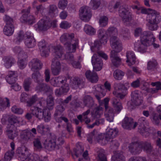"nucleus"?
Wrapping results in <instances>:
<instances>
[{"instance_id": "nucleus-1", "label": "nucleus", "mask_w": 161, "mask_h": 161, "mask_svg": "<svg viewBox=\"0 0 161 161\" xmlns=\"http://www.w3.org/2000/svg\"><path fill=\"white\" fill-rule=\"evenodd\" d=\"M153 33L149 31H145L141 34V44L137 47V51L142 53H144L146 51V48L148 46L151 45L153 41L152 40L153 38Z\"/></svg>"}, {"instance_id": "nucleus-2", "label": "nucleus", "mask_w": 161, "mask_h": 161, "mask_svg": "<svg viewBox=\"0 0 161 161\" xmlns=\"http://www.w3.org/2000/svg\"><path fill=\"white\" fill-rule=\"evenodd\" d=\"M30 112L32 115L39 120L44 119L46 122H48L51 119V114L47 109L42 110L37 107H32L31 108Z\"/></svg>"}, {"instance_id": "nucleus-3", "label": "nucleus", "mask_w": 161, "mask_h": 161, "mask_svg": "<svg viewBox=\"0 0 161 161\" xmlns=\"http://www.w3.org/2000/svg\"><path fill=\"white\" fill-rule=\"evenodd\" d=\"M64 142V141L62 137H59L57 140L56 136L53 135L49 141L46 147L50 151L58 149Z\"/></svg>"}, {"instance_id": "nucleus-4", "label": "nucleus", "mask_w": 161, "mask_h": 161, "mask_svg": "<svg viewBox=\"0 0 161 161\" xmlns=\"http://www.w3.org/2000/svg\"><path fill=\"white\" fill-rule=\"evenodd\" d=\"M4 20L6 23L3 28L4 33L7 36H10L13 34L14 31L13 19L9 16L6 15Z\"/></svg>"}, {"instance_id": "nucleus-5", "label": "nucleus", "mask_w": 161, "mask_h": 161, "mask_svg": "<svg viewBox=\"0 0 161 161\" xmlns=\"http://www.w3.org/2000/svg\"><path fill=\"white\" fill-rule=\"evenodd\" d=\"M31 8V7H29L27 9L22 10L21 12L24 14L21 17V19L24 22L32 25L36 22V18L33 15L30 14Z\"/></svg>"}, {"instance_id": "nucleus-6", "label": "nucleus", "mask_w": 161, "mask_h": 161, "mask_svg": "<svg viewBox=\"0 0 161 161\" xmlns=\"http://www.w3.org/2000/svg\"><path fill=\"white\" fill-rule=\"evenodd\" d=\"M119 13L123 23H125L129 22L132 20V15L128 9L123 6L120 7Z\"/></svg>"}, {"instance_id": "nucleus-7", "label": "nucleus", "mask_w": 161, "mask_h": 161, "mask_svg": "<svg viewBox=\"0 0 161 161\" xmlns=\"http://www.w3.org/2000/svg\"><path fill=\"white\" fill-rule=\"evenodd\" d=\"M80 19L85 22H88L91 18V8L87 6H83L79 11Z\"/></svg>"}, {"instance_id": "nucleus-8", "label": "nucleus", "mask_w": 161, "mask_h": 161, "mask_svg": "<svg viewBox=\"0 0 161 161\" xmlns=\"http://www.w3.org/2000/svg\"><path fill=\"white\" fill-rule=\"evenodd\" d=\"M16 153L19 159L22 161H24L25 160H27L30 155L29 149L25 146L18 147L17 149Z\"/></svg>"}, {"instance_id": "nucleus-9", "label": "nucleus", "mask_w": 161, "mask_h": 161, "mask_svg": "<svg viewBox=\"0 0 161 161\" xmlns=\"http://www.w3.org/2000/svg\"><path fill=\"white\" fill-rule=\"evenodd\" d=\"M36 25L39 30L46 31L52 26V23L49 18H44L40 19Z\"/></svg>"}, {"instance_id": "nucleus-10", "label": "nucleus", "mask_w": 161, "mask_h": 161, "mask_svg": "<svg viewBox=\"0 0 161 161\" xmlns=\"http://www.w3.org/2000/svg\"><path fill=\"white\" fill-rule=\"evenodd\" d=\"M91 62L93 67V70L96 71L100 70L102 68L103 63L101 59L98 57L97 54H94L92 58Z\"/></svg>"}, {"instance_id": "nucleus-11", "label": "nucleus", "mask_w": 161, "mask_h": 161, "mask_svg": "<svg viewBox=\"0 0 161 161\" xmlns=\"http://www.w3.org/2000/svg\"><path fill=\"white\" fill-rule=\"evenodd\" d=\"M137 125V122L134 123L133 119L130 118L125 117L122 122V126L126 130H131L135 128Z\"/></svg>"}, {"instance_id": "nucleus-12", "label": "nucleus", "mask_w": 161, "mask_h": 161, "mask_svg": "<svg viewBox=\"0 0 161 161\" xmlns=\"http://www.w3.org/2000/svg\"><path fill=\"white\" fill-rule=\"evenodd\" d=\"M38 45L41 52V55L45 57L48 56L50 52L51 45L46 46V43L44 40L40 41L38 42Z\"/></svg>"}, {"instance_id": "nucleus-13", "label": "nucleus", "mask_w": 161, "mask_h": 161, "mask_svg": "<svg viewBox=\"0 0 161 161\" xmlns=\"http://www.w3.org/2000/svg\"><path fill=\"white\" fill-rule=\"evenodd\" d=\"M103 108L100 106H99L95 108L93 112L91 113L92 116L94 119H96L95 121L91 125V128L95 126L99 125L97 119L100 117L101 114L103 112Z\"/></svg>"}, {"instance_id": "nucleus-14", "label": "nucleus", "mask_w": 161, "mask_h": 161, "mask_svg": "<svg viewBox=\"0 0 161 161\" xmlns=\"http://www.w3.org/2000/svg\"><path fill=\"white\" fill-rule=\"evenodd\" d=\"M110 40L112 47L116 51L117 53L119 52L122 50L121 42L116 36H112Z\"/></svg>"}, {"instance_id": "nucleus-15", "label": "nucleus", "mask_w": 161, "mask_h": 161, "mask_svg": "<svg viewBox=\"0 0 161 161\" xmlns=\"http://www.w3.org/2000/svg\"><path fill=\"white\" fill-rule=\"evenodd\" d=\"M6 133L8 138L12 140L18 135L17 127L15 125H7Z\"/></svg>"}, {"instance_id": "nucleus-16", "label": "nucleus", "mask_w": 161, "mask_h": 161, "mask_svg": "<svg viewBox=\"0 0 161 161\" xmlns=\"http://www.w3.org/2000/svg\"><path fill=\"white\" fill-rule=\"evenodd\" d=\"M128 148L130 152L133 155L139 154L142 151L140 142L136 141L132 142Z\"/></svg>"}, {"instance_id": "nucleus-17", "label": "nucleus", "mask_w": 161, "mask_h": 161, "mask_svg": "<svg viewBox=\"0 0 161 161\" xmlns=\"http://www.w3.org/2000/svg\"><path fill=\"white\" fill-rule=\"evenodd\" d=\"M67 78L64 76H59L52 78L50 81L51 85L55 87H59L66 82Z\"/></svg>"}, {"instance_id": "nucleus-18", "label": "nucleus", "mask_w": 161, "mask_h": 161, "mask_svg": "<svg viewBox=\"0 0 161 161\" xmlns=\"http://www.w3.org/2000/svg\"><path fill=\"white\" fill-rule=\"evenodd\" d=\"M131 101L133 104L138 106L142 102V97L139 91H135L131 94Z\"/></svg>"}, {"instance_id": "nucleus-19", "label": "nucleus", "mask_w": 161, "mask_h": 161, "mask_svg": "<svg viewBox=\"0 0 161 161\" xmlns=\"http://www.w3.org/2000/svg\"><path fill=\"white\" fill-rule=\"evenodd\" d=\"M27 37L25 40V43L26 46L28 48H32L36 45L35 39L32 35L31 33L29 32H26Z\"/></svg>"}, {"instance_id": "nucleus-20", "label": "nucleus", "mask_w": 161, "mask_h": 161, "mask_svg": "<svg viewBox=\"0 0 161 161\" xmlns=\"http://www.w3.org/2000/svg\"><path fill=\"white\" fill-rule=\"evenodd\" d=\"M74 34L73 33L69 34L64 33L60 37V41L65 46L69 42L73 43L74 41Z\"/></svg>"}, {"instance_id": "nucleus-21", "label": "nucleus", "mask_w": 161, "mask_h": 161, "mask_svg": "<svg viewBox=\"0 0 161 161\" xmlns=\"http://www.w3.org/2000/svg\"><path fill=\"white\" fill-rule=\"evenodd\" d=\"M50 49L54 53L55 56L56 58H61L62 59L64 54V49L63 47L60 45L51 46Z\"/></svg>"}, {"instance_id": "nucleus-22", "label": "nucleus", "mask_w": 161, "mask_h": 161, "mask_svg": "<svg viewBox=\"0 0 161 161\" xmlns=\"http://www.w3.org/2000/svg\"><path fill=\"white\" fill-rule=\"evenodd\" d=\"M29 66L32 71L41 69L42 67V64L39 59L35 58L29 62Z\"/></svg>"}, {"instance_id": "nucleus-23", "label": "nucleus", "mask_w": 161, "mask_h": 161, "mask_svg": "<svg viewBox=\"0 0 161 161\" xmlns=\"http://www.w3.org/2000/svg\"><path fill=\"white\" fill-rule=\"evenodd\" d=\"M71 85L74 88H83L84 84L83 80L78 77H74L71 80Z\"/></svg>"}, {"instance_id": "nucleus-24", "label": "nucleus", "mask_w": 161, "mask_h": 161, "mask_svg": "<svg viewBox=\"0 0 161 161\" xmlns=\"http://www.w3.org/2000/svg\"><path fill=\"white\" fill-rule=\"evenodd\" d=\"M112 104L114 112L115 114H119L123 109L122 103L120 102L119 99L117 97L113 98Z\"/></svg>"}, {"instance_id": "nucleus-25", "label": "nucleus", "mask_w": 161, "mask_h": 161, "mask_svg": "<svg viewBox=\"0 0 161 161\" xmlns=\"http://www.w3.org/2000/svg\"><path fill=\"white\" fill-rule=\"evenodd\" d=\"M18 75L16 71H9L6 77L7 82L10 84L14 83L17 79Z\"/></svg>"}, {"instance_id": "nucleus-26", "label": "nucleus", "mask_w": 161, "mask_h": 161, "mask_svg": "<svg viewBox=\"0 0 161 161\" xmlns=\"http://www.w3.org/2000/svg\"><path fill=\"white\" fill-rule=\"evenodd\" d=\"M149 18L148 20L150 22L157 24L159 23L161 20V16L160 15V13L154 10L150 15Z\"/></svg>"}, {"instance_id": "nucleus-27", "label": "nucleus", "mask_w": 161, "mask_h": 161, "mask_svg": "<svg viewBox=\"0 0 161 161\" xmlns=\"http://www.w3.org/2000/svg\"><path fill=\"white\" fill-rule=\"evenodd\" d=\"M78 45V40L77 39H75L73 43L69 42L65 45V47L69 53L75 52L77 47Z\"/></svg>"}, {"instance_id": "nucleus-28", "label": "nucleus", "mask_w": 161, "mask_h": 161, "mask_svg": "<svg viewBox=\"0 0 161 161\" xmlns=\"http://www.w3.org/2000/svg\"><path fill=\"white\" fill-rule=\"evenodd\" d=\"M127 60L126 62L129 66L134 64L136 62V57L135 54L132 51H129L126 53Z\"/></svg>"}, {"instance_id": "nucleus-29", "label": "nucleus", "mask_w": 161, "mask_h": 161, "mask_svg": "<svg viewBox=\"0 0 161 161\" xmlns=\"http://www.w3.org/2000/svg\"><path fill=\"white\" fill-rule=\"evenodd\" d=\"M36 89L40 92H43L44 93L50 92H52V89L50 86L46 83H39L36 88Z\"/></svg>"}, {"instance_id": "nucleus-30", "label": "nucleus", "mask_w": 161, "mask_h": 161, "mask_svg": "<svg viewBox=\"0 0 161 161\" xmlns=\"http://www.w3.org/2000/svg\"><path fill=\"white\" fill-rule=\"evenodd\" d=\"M146 118L144 117L140 118L138 121L137 125L138 126V131L142 135L146 132V128L145 127L144 123H145Z\"/></svg>"}, {"instance_id": "nucleus-31", "label": "nucleus", "mask_w": 161, "mask_h": 161, "mask_svg": "<svg viewBox=\"0 0 161 161\" xmlns=\"http://www.w3.org/2000/svg\"><path fill=\"white\" fill-rule=\"evenodd\" d=\"M141 150L142 149L146 153L149 154L153 153V147L150 142H140Z\"/></svg>"}, {"instance_id": "nucleus-32", "label": "nucleus", "mask_w": 161, "mask_h": 161, "mask_svg": "<svg viewBox=\"0 0 161 161\" xmlns=\"http://www.w3.org/2000/svg\"><path fill=\"white\" fill-rule=\"evenodd\" d=\"M98 37L100 38V42L101 43L105 44L107 43L108 40V35L103 30H99Z\"/></svg>"}, {"instance_id": "nucleus-33", "label": "nucleus", "mask_w": 161, "mask_h": 161, "mask_svg": "<svg viewBox=\"0 0 161 161\" xmlns=\"http://www.w3.org/2000/svg\"><path fill=\"white\" fill-rule=\"evenodd\" d=\"M112 159L113 161H125V158L122 152H115L112 157Z\"/></svg>"}, {"instance_id": "nucleus-34", "label": "nucleus", "mask_w": 161, "mask_h": 161, "mask_svg": "<svg viewBox=\"0 0 161 161\" xmlns=\"http://www.w3.org/2000/svg\"><path fill=\"white\" fill-rule=\"evenodd\" d=\"M115 114L114 112L113 108H110L108 110L106 111L105 113V117L106 119L110 122L113 121L114 117V114Z\"/></svg>"}, {"instance_id": "nucleus-35", "label": "nucleus", "mask_w": 161, "mask_h": 161, "mask_svg": "<svg viewBox=\"0 0 161 161\" xmlns=\"http://www.w3.org/2000/svg\"><path fill=\"white\" fill-rule=\"evenodd\" d=\"M21 135L22 137L27 141H32L35 138L34 135L30 131L25 130Z\"/></svg>"}, {"instance_id": "nucleus-36", "label": "nucleus", "mask_w": 161, "mask_h": 161, "mask_svg": "<svg viewBox=\"0 0 161 161\" xmlns=\"http://www.w3.org/2000/svg\"><path fill=\"white\" fill-rule=\"evenodd\" d=\"M21 119L14 115H12L9 117L8 118V121L9 122L8 125H14V124L20 125Z\"/></svg>"}, {"instance_id": "nucleus-37", "label": "nucleus", "mask_w": 161, "mask_h": 161, "mask_svg": "<svg viewBox=\"0 0 161 161\" xmlns=\"http://www.w3.org/2000/svg\"><path fill=\"white\" fill-rule=\"evenodd\" d=\"M58 10L57 6L55 5H50L49 7L48 14L52 17H54L57 14Z\"/></svg>"}, {"instance_id": "nucleus-38", "label": "nucleus", "mask_w": 161, "mask_h": 161, "mask_svg": "<svg viewBox=\"0 0 161 161\" xmlns=\"http://www.w3.org/2000/svg\"><path fill=\"white\" fill-rule=\"evenodd\" d=\"M27 37L26 32L25 34L23 31H21L18 34V36L14 40V41L17 44H19L24 39H25Z\"/></svg>"}, {"instance_id": "nucleus-39", "label": "nucleus", "mask_w": 161, "mask_h": 161, "mask_svg": "<svg viewBox=\"0 0 161 161\" xmlns=\"http://www.w3.org/2000/svg\"><path fill=\"white\" fill-rule=\"evenodd\" d=\"M10 106V103L9 99L6 98L3 99L0 98V111L3 110L6 107Z\"/></svg>"}, {"instance_id": "nucleus-40", "label": "nucleus", "mask_w": 161, "mask_h": 161, "mask_svg": "<svg viewBox=\"0 0 161 161\" xmlns=\"http://www.w3.org/2000/svg\"><path fill=\"white\" fill-rule=\"evenodd\" d=\"M151 85L153 86H156L155 88H151L149 89V92L152 93H157L159 90H161V83L160 82H152Z\"/></svg>"}, {"instance_id": "nucleus-41", "label": "nucleus", "mask_w": 161, "mask_h": 161, "mask_svg": "<svg viewBox=\"0 0 161 161\" xmlns=\"http://www.w3.org/2000/svg\"><path fill=\"white\" fill-rule=\"evenodd\" d=\"M5 63L4 66L7 68H10L15 63V61L12 58L7 57L3 58Z\"/></svg>"}, {"instance_id": "nucleus-42", "label": "nucleus", "mask_w": 161, "mask_h": 161, "mask_svg": "<svg viewBox=\"0 0 161 161\" xmlns=\"http://www.w3.org/2000/svg\"><path fill=\"white\" fill-rule=\"evenodd\" d=\"M90 110L88 109L86 111L83 113V121H84L85 123L87 125V127L88 128H91V125L89 124L91 120L90 118H88L87 116L90 113Z\"/></svg>"}, {"instance_id": "nucleus-43", "label": "nucleus", "mask_w": 161, "mask_h": 161, "mask_svg": "<svg viewBox=\"0 0 161 161\" xmlns=\"http://www.w3.org/2000/svg\"><path fill=\"white\" fill-rule=\"evenodd\" d=\"M124 75L125 73L119 69L116 70L113 74L114 78L117 80H121Z\"/></svg>"}, {"instance_id": "nucleus-44", "label": "nucleus", "mask_w": 161, "mask_h": 161, "mask_svg": "<svg viewBox=\"0 0 161 161\" xmlns=\"http://www.w3.org/2000/svg\"><path fill=\"white\" fill-rule=\"evenodd\" d=\"M62 59H65L69 64L72 63L74 60L73 54L70 53H67L64 55Z\"/></svg>"}, {"instance_id": "nucleus-45", "label": "nucleus", "mask_w": 161, "mask_h": 161, "mask_svg": "<svg viewBox=\"0 0 161 161\" xmlns=\"http://www.w3.org/2000/svg\"><path fill=\"white\" fill-rule=\"evenodd\" d=\"M107 35H109L111 37L113 36H116L118 34L117 29L114 27H111L108 28L105 32Z\"/></svg>"}, {"instance_id": "nucleus-46", "label": "nucleus", "mask_w": 161, "mask_h": 161, "mask_svg": "<svg viewBox=\"0 0 161 161\" xmlns=\"http://www.w3.org/2000/svg\"><path fill=\"white\" fill-rule=\"evenodd\" d=\"M110 148L113 150L114 152L118 149L119 145V143L116 140L112 139L110 142Z\"/></svg>"}, {"instance_id": "nucleus-47", "label": "nucleus", "mask_w": 161, "mask_h": 161, "mask_svg": "<svg viewBox=\"0 0 161 161\" xmlns=\"http://www.w3.org/2000/svg\"><path fill=\"white\" fill-rule=\"evenodd\" d=\"M33 143L35 148L37 150H40L42 148V145L40 137L34 138Z\"/></svg>"}, {"instance_id": "nucleus-48", "label": "nucleus", "mask_w": 161, "mask_h": 161, "mask_svg": "<svg viewBox=\"0 0 161 161\" xmlns=\"http://www.w3.org/2000/svg\"><path fill=\"white\" fill-rule=\"evenodd\" d=\"M42 158L36 154H33L30 155L27 160L28 161H42Z\"/></svg>"}, {"instance_id": "nucleus-49", "label": "nucleus", "mask_w": 161, "mask_h": 161, "mask_svg": "<svg viewBox=\"0 0 161 161\" xmlns=\"http://www.w3.org/2000/svg\"><path fill=\"white\" fill-rule=\"evenodd\" d=\"M37 100L38 97L36 95L32 96L27 101V106H31L37 101Z\"/></svg>"}, {"instance_id": "nucleus-50", "label": "nucleus", "mask_w": 161, "mask_h": 161, "mask_svg": "<svg viewBox=\"0 0 161 161\" xmlns=\"http://www.w3.org/2000/svg\"><path fill=\"white\" fill-rule=\"evenodd\" d=\"M62 64L56 58H53L52 60L51 66L55 67L61 70Z\"/></svg>"}, {"instance_id": "nucleus-51", "label": "nucleus", "mask_w": 161, "mask_h": 161, "mask_svg": "<svg viewBox=\"0 0 161 161\" xmlns=\"http://www.w3.org/2000/svg\"><path fill=\"white\" fill-rule=\"evenodd\" d=\"M53 99V98L51 95H49L47 99V103L49 109H52L54 104Z\"/></svg>"}, {"instance_id": "nucleus-52", "label": "nucleus", "mask_w": 161, "mask_h": 161, "mask_svg": "<svg viewBox=\"0 0 161 161\" xmlns=\"http://www.w3.org/2000/svg\"><path fill=\"white\" fill-rule=\"evenodd\" d=\"M98 157L99 161H107V157L105 154V151L103 149H101L99 151Z\"/></svg>"}, {"instance_id": "nucleus-53", "label": "nucleus", "mask_w": 161, "mask_h": 161, "mask_svg": "<svg viewBox=\"0 0 161 161\" xmlns=\"http://www.w3.org/2000/svg\"><path fill=\"white\" fill-rule=\"evenodd\" d=\"M64 108L61 105H58L56 107V110L54 114V117L60 116L64 110Z\"/></svg>"}, {"instance_id": "nucleus-54", "label": "nucleus", "mask_w": 161, "mask_h": 161, "mask_svg": "<svg viewBox=\"0 0 161 161\" xmlns=\"http://www.w3.org/2000/svg\"><path fill=\"white\" fill-rule=\"evenodd\" d=\"M31 77L35 82H38L41 79V76L40 72L36 71L32 74Z\"/></svg>"}, {"instance_id": "nucleus-55", "label": "nucleus", "mask_w": 161, "mask_h": 161, "mask_svg": "<svg viewBox=\"0 0 161 161\" xmlns=\"http://www.w3.org/2000/svg\"><path fill=\"white\" fill-rule=\"evenodd\" d=\"M14 154V152L8 151L4 155V158L7 161L10 160L12 158Z\"/></svg>"}, {"instance_id": "nucleus-56", "label": "nucleus", "mask_w": 161, "mask_h": 161, "mask_svg": "<svg viewBox=\"0 0 161 161\" xmlns=\"http://www.w3.org/2000/svg\"><path fill=\"white\" fill-rule=\"evenodd\" d=\"M158 24H156L153 22L150 21V20L148 21V24L147 25L148 27V29L151 31H155L158 28Z\"/></svg>"}, {"instance_id": "nucleus-57", "label": "nucleus", "mask_w": 161, "mask_h": 161, "mask_svg": "<svg viewBox=\"0 0 161 161\" xmlns=\"http://www.w3.org/2000/svg\"><path fill=\"white\" fill-rule=\"evenodd\" d=\"M108 18L106 16H103L100 17L99 20V24L102 27L106 25L108 23Z\"/></svg>"}, {"instance_id": "nucleus-58", "label": "nucleus", "mask_w": 161, "mask_h": 161, "mask_svg": "<svg viewBox=\"0 0 161 161\" xmlns=\"http://www.w3.org/2000/svg\"><path fill=\"white\" fill-rule=\"evenodd\" d=\"M67 0H59L58 7L59 9L64 10L67 6Z\"/></svg>"}, {"instance_id": "nucleus-59", "label": "nucleus", "mask_w": 161, "mask_h": 161, "mask_svg": "<svg viewBox=\"0 0 161 161\" xmlns=\"http://www.w3.org/2000/svg\"><path fill=\"white\" fill-rule=\"evenodd\" d=\"M31 83V79L28 78L26 79L24 82L23 86L25 91H29L30 85Z\"/></svg>"}, {"instance_id": "nucleus-60", "label": "nucleus", "mask_w": 161, "mask_h": 161, "mask_svg": "<svg viewBox=\"0 0 161 161\" xmlns=\"http://www.w3.org/2000/svg\"><path fill=\"white\" fill-rule=\"evenodd\" d=\"M92 8L93 9H96L99 7L101 4L100 0H91Z\"/></svg>"}, {"instance_id": "nucleus-61", "label": "nucleus", "mask_w": 161, "mask_h": 161, "mask_svg": "<svg viewBox=\"0 0 161 161\" xmlns=\"http://www.w3.org/2000/svg\"><path fill=\"white\" fill-rule=\"evenodd\" d=\"M158 116V114L155 113H153L152 114V120L153 123L156 125H158L160 122Z\"/></svg>"}, {"instance_id": "nucleus-62", "label": "nucleus", "mask_w": 161, "mask_h": 161, "mask_svg": "<svg viewBox=\"0 0 161 161\" xmlns=\"http://www.w3.org/2000/svg\"><path fill=\"white\" fill-rule=\"evenodd\" d=\"M118 131L116 129H110L108 131L107 133L108 135L109 136L113 138L115 137L118 133Z\"/></svg>"}, {"instance_id": "nucleus-63", "label": "nucleus", "mask_w": 161, "mask_h": 161, "mask_svg": "<svg viewBox=\"0 0 161 161\" xmlns=\"http://www.w3.org/2000/svg\"><path fill=\"white\" fill-rule=\"evenodd\" d=\"M11 110L15 114H22L23 112V110L22 109L16 106H14L12 107Z\"/></svg>"}, {"instance_id": "nucleus-64", "label": "nucleus", "mask_w": 161, "mask_h": 161, "mask_svg": "<svg viewBox=\"0 0 161 161\" xmlns=\"http://www.w3.org/2000/svg\"><path fill=\"white\" fill-rule=\"evenodd\" d=\"M98 80V77L97 73L93 70L91 73V83H96Z\"/></svg>"}]
</instances>
